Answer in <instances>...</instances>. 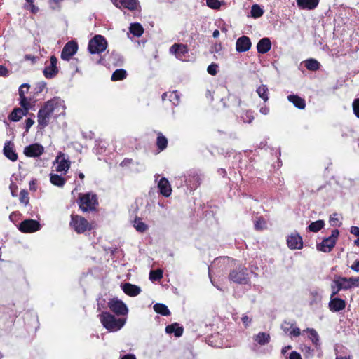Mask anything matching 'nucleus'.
I'll return each mask as SVG.
<instances>
[{
    "mask_svg": "<svg viewBox=\"0 0 359 359\" xmlns=\"http://www.w3.org/2000/svg\"><path fill=\"white\" fill-rule=\"evenodd\" d=\"M218 65L215 63H212L210 64L208 68H207V72H208V74H210V75L212 76H215L217 74V72H218Z\"/></svg>",
    "mask_w": 359,
    "mask_h": 359,
    "instance_id": "3c124183",
    "label": "nucleus"
},
{
    "mask_svg": "<svg viewBox=\"0 0 359 359\" xmlns=\"http://www.w3.org/2000/svg\"><path fill=\"white\" fill-rule=\"evenodd\" d=\"M254 340L259 345H265L270 341V335L266 332H259L254 337Z\"/></svg>",
    "mask_w": 359,
    "mask_h": 359,
    "instance_id": "f704fd0d",
    "label": "nucleus"
},
{
    "mask_svg": "<svg viewBox=\"0 0 359 359\" xmlns=\"http://www.w3.org/2000/svg\"><path fill=\"white\" fill-rule=\"evenodd\" d=\"M18 224H40V222L35 219H25L22 222H20Z\"/></svg>",
    "mask_w": 359,
    "mask_h": 359,
    "instance_id": "052dcab7",
    "label": "nucleus"
},
{
    "mask_svg": "<svg viewBox=\"0 0 359 359\" xmlns=\"http://www.w3.org/2000/svg\"><path fill=\"white\" fill-rule=\"evenodd\" d=\"M4 155L12 162H15L18 158V155L15 151V144L11 141H6L3 148Z\"/></svg>",
    "mask_w": 359,
    "mask_h": 359,
    "instance_id": "4468645a",
    "label": "nucleus"
},
{
    "mask_svg": "<svg viewBox=\"0 0 359 359\" xmlns=\"http://www.w3.org/2000/svg\"><path fill=\"white\" fill-rule=\"evenodd\" d=\"M251 41L248 36H242L239 37L236 43V49L237 52H246L251 48Z\"/></svg>",
    "mask_w": 359,
    "mask_h": 359,
    "instance_id": "a211bd4d",
    "label": "nucleus"
},
{
    "mask_svg": "<svg viewBox=\"0 0 359 359\" xmlns=\"http://www.w3.org/2000/svg\"><path fill=\"white\" fill-rule=\"evenodd\" d=\"M20 216L21 215L19 212H13L9 216L10 221L15 224L18 222Z\"/></svg>",
    "mask_w": 359,
    "mask_h": 359,
    "instance_id": "6e6d98bb",
    "label": "nucleus"
},
{
    "mask_svg": "<svg viewBox=\"0 0 359 359\" xmlns=\"http://www.w3.org/2000/svg\"><path fill=\"white\" fill-rule=\"evenodd\" d=\"M27 113L20 108H15L13 110V111L9 114L8 118L11 121H20L23 116H25Z\"/></svg>",
    "mask_w": 359,
    "mask_h": 359,
    "instance_id": "c85d7f7f",
    "label": "nucleus"
},
{
    "mask_svg": "<svg viewBox=\"0 0 359 359\" xmlns=\"http://www.w3.org/2000/svg\"><path fill=\"white\" fill-rule=\"evenodd\" d=\"M17 227L22 233H33L39 231L41 226H17Z\"/></svg>",
    "mask_w": 359,
    "mask_h": 359,
    "instance_id": "a19ab883",
    "label": "nucleus"
},
{
    "mask_svg": "<svg viewBox=\"0 0 359 359\" xmlns=\"http://www.w3.org/2000/svg\"><path fill=\"white\" fill-rule=\"evenodd\" d=\"M77 233H83L93 229L92 226H71Z\"/></svg>",
    "mask_w": 359,
    "mask_h": 359,
    "instance_id": "c03bdc74",
    "label": "nucleus"
},
{
    "mask_svg": "<svg viewBox=\"0 0 359 359\" xmlns=\"http://www.w3.org/2000/svg\"><path fill=\"white\" fill-rule=\"evenodd\" d=\"M20 104L22 107V109H23L26 113H27L29 109V102L25 96L20 97Z\"/></svg>",
    "mask_w": 359,
    "mask_h": 359,
    "instance_id": "a18cd8bd",
    "label": "nucleus"
},
{
    "mask_svg": "<svg viewBox=\"0 0 359 359\" xmlns=\"http://www.w3.org/2000/svg\"><path fill=\"white\" fill-rule=\"evenodd\" d=\"M208 7L212 9H219L221 6V2L219 0H205Z\"/></svg>",
    "mask_w": 359,
    "mask_h": 359,
    "instance_id": "de8ad7c7",
    "label": "nucleus"
},
{
    "mask_svg": "<svg viewBox=\"0 0 359 359\" xmlns=\"http://www.w3.org/2000/svg\"><path fill=\"white\" fill-rule=\"evenodd\" d=\"M339 234V232L337 229L332 231L330 236L325 238L320 243H317V250L323 252H330L334 247Z\"/></svg>",
    "mask_w": 359,
    "mask_h": 359,
    "instance_id": "423d86ee",
    "label": "nucleus"
},
{
    "mask_svg": "<svg viewBox=\"0 0 359 359\" xmlns=\"http://www.w3.org/2000/svg\"><path fill=\"white\" fill-rule=\"evenodd\" d=\"M57 63V59L55 56L52 55L50 60V65L43 69V74L46 79H52L58 73Z\"/></svg>",
    "mask_w": 359,
    "mask_h": 359,
    "instance_id": "2eb2a0df",
    "label": "nucleus"
},
{
    "mask_svg": "<svg viewBox=\"0 0 359 359\" xmlns=\"http://www.w3.org/2000/svg\"><path fill=\"white\" fill-rule=\"evenodd\" d=\"M107 45L106 39L97 34L89 41L88 49L91 54H100L106 50Z\"/></svg>",
    "mask_w": 359,
    "mask_h": 359,
    "instance_id": "39448f33",
    "label": "nucleus"
},
{
    "mask_svg": "<svg viewBox=\"0 0 359 359\" xmlns=\"http://www.w3.org/2000/svg\"><path fill=\"white\" fill-rule=\"evenodd\" d=\"M331 290H332V294L330 296V299L336 298L335 296L339 292V291H341V289L338 286V285L336 283V281L334 280V279L333 280V281L331 284Z\"/></svg>",
    "mask_w": 359,
    "mask_h": 359,
    "instance_id": "49530a36",
    "label": "nucleus"
},
{
    "mask_svg": "<svg viewBox=\"0 0 359 359\" xmlns=\"http://www.w3.org/2000/svg\"><path fill=\"white\" fill-rule=\"evenodd\" d=\"M69 224H89L88 221L84 218L79 215L72 214L71 215V222Z\"/></svg>",
    "mask_w": 359,
    "mask_h": 359,
    "instance_id": "58836bf2",
    "label": "nucleus"
},
{
    "mask_svg": "<svg viewBox=\"0 0 359 359\" xmlns=\"http://www.w3.org/2000/svg\"><path fill=\"white\" fill-rule=\"evenodd\" d=\"M250 14L252 18H258L264 14V11L258 4H254L251 7Z\"/></svg>",
    "mask_w": 359,
    "mask_h": 359,
    "instance_id": "ea45409f",
    "label": "nucleus"
},
{
    "mask_svg": "<svg viewBox=\"0 0 359 359\" xmlns=\"http://www.w3.org/2000/svg\"><path fill=\"white\" fill-rule=\"evenodd\" d=\"M309 229L311 231L318 232L319 231L323 226H308Z\"/></svg>",
    "mask_w": 359,
    "mask_h": 359,
    "instance_id": "338daca9",
    "label": "nucleus"
},
{
    "mask_svg": "<svg viewBox=\"0 0 359 359\" xmlns=\"http://www.w3.org/2000/svg\"><path fill=\"white\" fill-rule=\"evenodd\" d=\"M282 330L290 336V338L300 336V329L295 326V322L284 321L280 326Z\"/></svg>",
    "mask_w": 359,
    "mask_h": 359,
    "instance_id": "f8f14e48",
    "label": "nucleus"
},
{
    "mask_svg": "<svg viewBox=\"0 0 359 359\" xmlns=\"http://www.w3.org/2000/svg\"><path fill=\"white\" fill-rule=\"evenodd\" d=\"M8 74V69L4 66L0 65V76H6Z\"/></svg>",
    "mask_w": 359,
    "mask_h": 359,
    "instance_id": "0e129e2a",
    "label": "nucleus"
},
{
    "mask_svg": "<svg viewBox=\"0 0 359 359\" xmlns=\"http://www.w3.org/2000/svg\"><path fill=\"white\" fill-rule=\"evenodd\" d=\"M163 277V271L161 269L151 270L149 273V279L151 281L160 280Z\"/></svg>",
    "mask_w": 359,
    "mask_h": 359,
    "instance_id": "79ce46f5",
    "label": "nucleus"
},
{
    "mask_svg": "<svg viewBox=\"0 0 359 359\" xmlns=\"http://www.w3.org/2000/svg\"><path fill=\"white\" fill-rule=\"evenodd\" d=\"M55 171L67 172L70 167V162L65 158L64 155H60L55 159Z\"/></svg>",
    "mask_w": 359,
    "mask_h": 359,
    "instance_id": "aec40b11",
    "label": "nucleus"
},
{
    "mask_svg": "<svg viewBox=\"0 0 359 359\" xmlns=\"http://www.w3.org/2000/svg\"><path fill=\"white\" fill-rule=\"evenodd\" d=\"M320 0H297V6L300 9L313 10L315 9Z\"/></svg>",
    "mask_w": 359,
    "mask_h": 359,
    "instance_id": "5701e85b",
    "label": "nucleus"
},
{
    "mask_svg": "<svg viewBox=\"0 0 359 359\" xmlns=\"http://www.w3.org/2000/svg\"><path fill=\"white\" fill-rule=\"evenodd\" d=\"M334 279L341 290H347L353 287H359V277L347 278L341 276H335Z\"/></svg>",
    "mask_w": 359,
    "mask_h": 359,
    "instance_id": "1a4fd4ad",
    "label": "nucleus"
},
{
    "mask_svg": "<svg viewBox=\"0 0 359 359\" xmlns=\"http://www.w3.org/2000/svg\"><path fill=\"white\" fill-rule=\"evenodd\" d=\"M112 1L116 7L126 8L129 11H135L140 7L138 0H112Z\"/></svg>",
    "mask_w": 359,
    "mask_h": 359,
    "instance_id": "dca6fc26",
    "label": "nucleus"
},
{
    "mask_svg": "<svg viewBox=\"0 0 359 359\" xmlns=\"http://www.w3.org/2000/svg\"><path fill=\"white\" fill-rule=\"evenodd\" d=\"M351 233L357 237V239L354 241V244L359 246V227L357 226H352Z\"/></svg>",
    "mask_w": 359,
    "mask_h": 359,
    "instance_id": "603ef678",
    "label": "nucleus"
},
{
    "mask_svg": "<svg viewBox=\"0 0 359 359\" xmlns=\"http://www.w3.org/2000/svg\"><path fill=\"white\" fill-rule=\"evenodd\" d=\"M168 99L174 106H177L180 102V94L178 91L175 90L170 93H164L162 95V100H165Z\"/></svg>",
    "mask_w": 359,
    "mask_h": 359,
    "instance_id": "393cba45",
    "label": "nucleus"
},
{
    "mask_svg": "<svg viewBox=\"0 0 359 359\" xmlns=\"http://www.w3.org/2000/svg\"><path fill=\"white\" fill-rule=\"evenodd\" d=\"M62 114L65 109V102L58 97H55L48 102L39 110L37 114L38 128L44 129L49 123L51 115L55 111H60Z\"/></svg>",
    "mask_w": 359,
    "mask_h": 359,
    "instance_id": "f257e3e1",
    "label": "nucleus"
},
{
    "mask_svg": "<svg viewBox=\"0 0 359 359\" xmlns=\"http://www.w3.org/2000/svg\"><path fill=\"white\" fill-rule=\"evenodd\" d=\"M50 182L55 186L62 187L66 182V180L61 175L51 173L50 174Z\"/></svg>",
    "mask_w": 359,
    "mask_h": 359,
    "instance_id": "7c9ffc66",
    "label": "nucleus"
},
{
    "mask_svg": "<svg viewBox=\"0 0 359 359\" xmlns=\"http://www.w3.org/2000/svg\"><path fill=\"white\" fill-rule=\"evenodd\" d=\"M216 260H218L217 259ZM223 262L224 264H228L230 266H233L229 274V279L238 284H247L249 281L248 269L241 264H237L236 261L229 257H222L219 259V262Z\"/></svg>",
    "mask_w": 359,
    "mask_h": 359,
    "instance_id": "f03ea898",
    "label": "nucleus"
},
{
    "mask_svg": "<svg viewBox=\"0 0 359 359\" xmlns=\"http://www.w3.org/2000/svg\"><path fill=\"white\" fill-rule=\"evenodd\" d=\"M346 307V302L344 300L336 297L331 298L329 302V308L333 312H339Z\"/></svg>",
    "mask_w": 359,
    "mask_h": 359,
    "instance_id": "412c9836",
    "label": "nucleus"
},
{
    "mask_svg": "<svg viewBox=\"0 0 359 359\" xmlns=\"http://www.w3.org/2000/svg\"><path fill=\"white\" fill-rule=\"evenodd\" d=\"M108 306L116 315H126L128 309L126 305L121 300L112 299L108 302Z\"/></svg>",
    "mask_w": 359,
    "mask_h": 359,
    "instance_id": "9d476101",
    "label": "nucleus"
},
{
    "mask_svg": "<svg viewBox=\"0 0 359 359\" xmlns=\"http://www.w3.org/2000/svg\"><path fill=\"white\" fill-rule=\"evenodd\" d=\"M341 215L338 213H333L332 215H330V222H339V224H341Z\"/></svg>",
    "mask_w": 359,
    "mask_h": 359,
    "instance_id": "5fc2aeb1",
    "label": "nucleus"
},
{
    "mask_svg": "<svg viewBox=\"0 0 359 359\" xmlns=\"http://www.w3.org/2000/svg\"><path fill=\"white\" fill-rule=\"evenodd\" d=\"M30 86L28 83H23L22 84L19 89H18V93L20 97H24L25 96V94L27 93Z\"/></svg>",
    "mask_w": 359,
    "mask_h": 359,
    "instance_id": "8fccbe9b",
    "label": "nucleus"
},
{
    "mask_svg": "<svg viewBox=\"0 0 359 359\" xmlns=\"http://www.w3.org/2000/svg\"><path fill=\"white\" fill-rule=\"evenodd\" d=\"M229 100L235 103L237 106L240 107L241 104V100L239 97L236 96V95H229Z\"/></svg>",
    "mask_w": 359,
    "mask_h": 359,
    "instance_id": "4d7b16f0",
    "label": "nucleus"
},
{
    "mask_svg": "<svg viewBox=\"0 0 359 359\" xmlns=\"http://www.w3.org/2000/svg\"><path fill=\"white\" fill-rule=\"evenodd\" d=\"M157 187H158L159 193L162 196H163L165 197H168L171 195L172 188H171V185L167 178L162 177L161 179H160V180L158 182Z\"/></svg>",
    "mask_w": 359,
    "mask_h": 359,
    "instance_id": "6ab92c4d",
    "label": "nucleus"
},
{
    "mask_svg": "<svg viewBox=\"0 0 359 359\" xmlns=\"http://www.w3.org/2000/svg\"><path fill=\"white\" fill-rule=\"evenodd\" d=\"M351 269L355 271H359V261H355L351 266Z\"/></svg>",
    "mask_w": 359,
    "mask_h": 359,
    "instance_id": "774afa93",
    "label": "nucleus"
},
{
    "mask_svg": "<svg viewBox=\"0 0 359 359\" xmlns=\"http://www.w3.org/2000/svg\"><path fill=\"white\" fill-rule=\"evenodd\" d=\"M156 145L159 151H163L168 146V140L161 133L158 135L156 139Z\"/></svg>",
    "mask_w": 359,
    "mask_h": 359,
    "instance_id": "e433bc0d",
    "label": "nucleus"
},
{
    "mask_svg": "<svg viewBox=\"0 0 359 359\" xmlns=\"http://www.w3.org/2000/svg\"><path fill=\"white\" fill-rule=\"evenodd\" d=\"M353 110L354 114L359 118V98L355 99L353 102Z\"/></svg>",
    "mask_w": 359,
    "mask_h": 359,
    "instance_id": "864d4df0",
    "label": "nucleus"
},
{
    "mask_svg": "<svg viewBox=\"0 0 359 359\" xmlns=\"http://www.w3.org/2000/svg\"><path fill=\"white\" fill-rule=\"evenodd\" d=\"M238 118L245 123H251L255 118L254 112L252 110H243L238 116Z\"/></svg>",
    "mask_w": 359,
    "mask_h": 359,
    "instance_id": "bb28decb",
    "label": "nucleus"
},
{
    "mask_svg": "<svg viewBox=\"0 0 359 359\" xmlns=\"http://www.w3.org/2000/svg\"><path fill=\"white\" fill-rule=\"evenodd\" d=\"M257 93L259 97L263 100L264 102H266L269 100V88L266 85H261L257 88L256 90Z\"/></svg>",
    "mask_w": 359,
    "mask_h": 359,
    "instance_id": "c756f323",
    "label": "nucleus"
},
{
    "mask_svg": "<svg viewBox=\"0 0 359 359\" xmlns=\"http://www.w3.org/2000/svg\"><path fill=\"white\" fill-rule=\"evenodd\" d=\"M44 151V148L42 145L35 143L29 144L24 148V154L27 157H39Z\"/></svg>",
    "mask_w": 359,
    "mask_h": 359,
    "instance_id": "ddd939ff",
    "label": "nucleus"
},
{
    "mask_svg": "<svg viewBox=\"0 0 359 359\" xmlns=\"http://www.w3.org/2000/svg\"><path fill=\"white\" fill-rule=\"evenodd\" d=\"M77 203L79 208L83 212H92L96 210L98 206V198L96 194L93 192L80 193Z\"/></svg>",
    "mask_w": 359,
    "mask_h": 359,
    "instance_id": "7ed1b4c3",
    "label": "nucleus"
},
{
    "mask_svg": "<svg viewBox=\"0 0 359 359\" xmlns=\"http://www.w3.org/2000/svg\"><path fill=\"white\" fill-rule=\"evenodd\" d=\"M287 245L290 249H301L303 247L302 237L297 233H292L287 239Z\"/></svg>",
    "mask_w": 359,
    "mask_h": 359,
    "instance_id": "f3484780",
    "label": "nucleus"
},
{
    "mask_svg": "<svg viewBox=\"0 0 359 359\" xmlns=\"http://www.w3.org/2000/svg\"><path fill=\"white\" fill-rule=\"evenodd\" d=\"M46 83L44 81L39 82L36 84V86L34 88V94L38 95L43 92V90L46 88Z\"/></svg>",
    "mask_w": 359,
    "mask_h": 359,
    "instance_id": "09e8293b",
    "label": "nucleus"
},
{
    "mask_svg": "<svg viewBox=\"0 0 359 359\" xmlns=\"http://www.w3.org/2000/svg\"><path fill=\"white\" fill-rule=\"evenodd\" d=\"M127 76V72L123 69H118L114 72L111 75V79L114 81H121L124 79Z\"/></svg>",
    "mask_w": 359,
    "mask_h": 359,
    "instance_id": "4c0bfd02",
    "label": "nucleus"
},
{
    "mask_svg": "<svg viewBox=\"0 0 359 359\" xmlns=\"http://www.w3.org/2000/svg\"><path fill=\"white\" fill-rule=\"evenodd\" d=\"M289 359H302L300 353L297 351H292L288 357Z\"/></svg>",
    "mask_w": 359,
    "mask_h": 359,
    "instance_id": "e2e57ef3",
    "label": "nucleus"
},
{
    "mask_svg": "<svg viewBox=\"0 0 359 359\" xmlns=\"http://www.w3.org/2000/svg\"><path fill=\"white\" fill-rule=\"evenodd\" d=\"M271 42L269 38L264 37L261 39L257 45V50L259 53L265 54L270 50Z\"/></svg>",
    "mask_w": 359,
    "mask_h": 359,
    "instance_id": "4be33fe9",
    "label": "nucleus"
},
{
    "mask_svg": "<svg viewBox=\"0 0 359 359\" xmlns=\"http://www.w3.org/2000/svg\"><path fill=\"white\" fill-rule=\"evenodd\" d=\"M34 123V121L32 118H29L25 120V131L28 132L29 128Z\"/></svg>",
    "mask_w": 359,
    "mask_h": 359,
    "instance_id": "bf43d9fd",
    "label": "nucleus"
},
{
    "mask_svg": "<svg viewBox=\"0 0 359 359\" xmlns=\"http://www.w3.org/2000/svg\"><path fill=\"white\" fill-rule=\"evenodd\" d=\"M122 290L126 294L131 297L137 296L141 292L140 287L128 283H126L122 285Z\"/></svg>",
    "mask_w": 359,
    "mask_h": 359,
    "instance_id": "b1692460",
    "label": "nucleus"
},
{
    "mask_svg": "<svg viewBox=\"0 0 359 359\" xmlns=\"http://www.w3.org/2000/svg\"><path fill=\"white\" fill-rule=\"evenodd\" d=\"M259 112L262 114L267 115L269 113V108L266 105L262 106L259 109Z\"/></svg>",
    "mask_w": 359,
    "mask_h": 359,
    "instance_id": "69168bd1",
    "label": "nucleus"
},
{
    "mask_svg": "<svg viewBox=\"0 0 359 359\" xmlns=\"http://www.w3.org/2000/svg\"><path fill=\"white\" fill-rule=\"evenodd\" d=\"M20 201L21 203L27 205L29 203V193L27 190L22 189L20 192Z\"/></svg>",
    "mask_w": 359,
    "mask_h": 359,
    "instance_id": "37998d69",
    "label": "nucleus"
},
{
    "mask_svg": "<svg viewBox=\"0 0 359 359\" xmlns=\"http://www.w3.org/2000/svg\"><path fill=\"white\" fill-rule=\"evenodd\" d=\"M170 54L181 61H188L189 59V48L184 43H174L169 49Z\"/></svg>",
    "mask_w": 359,
    "mask_h": 359,
    "instance_id": "6e6552de",
    "label": "nucleus"
},
{
    "mask_svg": "<svg viewBox=\"0 0 359 359\" xmlns=\"http://www.w3.org/2000/svg\"><path fill=\"white\" fill-rule=\"evenodd\" d=\"M308 332L309 334V338L312 341L313 345L316 347L320 345V339L317 332L313 328H307L304 330L302 333Z\"/></svg>",
    "mask_w": 359,
    "mask_h": 359,
    "instance_id": "72a5a7b5",
    "label": "nucleus"
},
{
    "mask_svg": "<svg viewBox=\"0 0 359 359\" xmlns=\"http://www.w3.org/2000/svg\"><path fill=\"white\" fill-rule=\"evenodd\" d=\"M100 320L109 332L120 330L126 323V318H117L109 312H102L100 315Z\"/></svg>",
    "mask_w": 359,
    "mask_h": 359,
    "instance_id": "20e7f679",
    "label": "nucleus"
},
{
    "mask_svg": "<svg viewBox=\"0 0 359 359\" xmlns=\"http://www.w3.org/2000/svg\"><path fill=\"white\" fill-rule=\"evenodd\" d=\"M165 332L168 334L174 333L175 337H179L183 334V327H180L177 323H173L165 327Z\"/></svg>",
    "mask_w": 359,
    "mask_h": 359,
    "instance_id": "cd10ccee",
    "label": "nucleus"
},
{
    "mask_svg": "<svg viewBox=\"0 0 359 359\" xmlns=\"http://www.w3.org/2000/svg\"><path fill=\"white\" fill-rule=\"evenodd\" d=\"M154 310L157 313L164 316H168L170 315L168 306L163 304L157 303L154 305Z\"/></svg>",
    "mask_w": 359,
    "mask_h": 359,
    "instance_id": "c9c22d12",
    "label": "nucleus"
},
{
    "mask_svg": "<svg viewBox=\"0 0 359 359\" xmlns=\"http://www.w3.org/2000/svg\"><path fill=\"white\" fill-rule=\"evenodd\" d=\"M78 50V44L74 41H68L62 48L61 58L63 60L69 61L76 54Z\"/></svg>",
    "mask_w": 359,
    "mask_h": 359,
    "instance_id": "9b49d317",
    "label": "nucleus"
},
{
    "mask_svg": "<svg viewBox=\"0 0 359 359\" xmlns=\"http://www.w3.org/2000/svg\"><path fill=\"white\" fill-rule=\"evenodd\" d=\"M129 30L132 34L137 37H140L144 32V29L139 22L131 23Z\"/></svg>",
    "mask_w": 359,
    "mask_h": 359,
    "instance_id": "2f4dec72",
    "label": "nucleus"
},
{
    "mask_svg": "<svg viewBox=\"0 0 359 359\" xmlns=\"http://www.w3.org/2000/svg\"><path fill=\"white\" fill-rule=\"evenodd\" d=\"M203 180L202 174L198 170H189L184 175L185 186L191 190L196 189Z\"/></svg>",
    "mask_w": 359,
    "mask_h": 359,
    "instance_id": "0eeeda50",
    "label": "nucleus"
},
{
    "mask_svg": "<svg viewBox=\"0 0 359 359\" xmlns=\"http://www.w3.org/2000/svg\"><path fill=\"white\" fill-rule=\"evenodd\" d=\"M175 180L176 181V185L178 187H183L184 185H185L184 175L175 177Z\"/></svg>",
    "mask_w": 359,
    "mask_h": 359,
    "instance_id": "13d9d810",
    "label": "nucleus"
},
{
    "mask_svg": "<svg viewBox=\"0 0 359 359\" xmlns=\"http://www.w3.org/2000/svg\"><path fill=\"white\" fill-rule=\"evenodd\" d=\"M241 320L243 322V323L244 324L245 327H248L250 323H251V318H250L248 316L246 315H244L242 318H241Z\"/></svg>",
    "mask_w": 359,
    "mask_h": 359,
    "instance_id": "680f3d73",
    "label": "nucleus"
},
{
    "mask_svg": "<svg viewBox=\"0 0 359 359\" xmlns=\"http://www.w3.org/2000/svg\"><path fill=\"white\" fill-rule=\"evenodd\" d=\"M304 65L306 68L309 71H317L320 69V62L313 58H310L304 61Z\"/></svg>",
    "mask_w": 359,
    "mask_h": 359,
    "instance_id": "473e14b6",
    "label": "nucleus"
},
{
    "mask_svg": "<svg viewBox=\"0 0 359 359\" xmlns=\"http://www.w3.org/2000/svg\"><path fill=\"white\" fill-rule=\"evenodd\" d=\"M287 100L299 109H304L306 107L305 100L297 95H289Z\"/></svg>",
    "mask_w": 359,
    "mask_h": 359,
    "instance_id": "a878e982",
    "label": "nucleus"
}]
</instances>
